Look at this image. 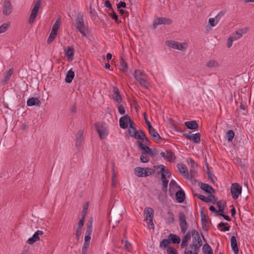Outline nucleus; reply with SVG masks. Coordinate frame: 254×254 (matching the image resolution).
<instances>
[{
  "label": "nucleus",
  "mask_w": 254,
  "mask_h": 254,
  "mask_svg": "<svg viewBox=\"0 0 254 254\" xmlns=\"http://www.w3.org/2000/svg\"><path fill=\"white\" fill-rule=\"evenodd\" d=\"M134 77L139 85L145 89L149 86L147 75L141 70L137 69L134 72Z\"/></svg>",
  "instance_id": "f257e3e1"
},
{
  "label": "nucleus",
  "mask_w": 254,
  "mask_h": 254,
  "mask_svg": "<svg viewBox=\"0 0 254 254\" xmlns=\"http://www.w3.org/2000/svg\"><path fill=\"white\" fill-rule=\"evenodd\" d=\"M181 242L180 238L173 234H170L168 236L167 239H163L160 243V248H167L171 246L170 244H178Z\"/></svg>",
  "instance_id": "f03ea898"
},
{
  "label": "nucleus",
  "mask_w": 254,
  "mask_h": 254,
  "mask_svg": "<svg viewBox=\"0 0 254 254\" xmlns=\"http://www.w3.org/2000/svg\"><path fill=\"white\" fill-rule=\"evenodd\" d=\"M75 26L78 31L83 35L86 36V31L87 29L84 25L83 15L81 13H78L77 15V18L75 20Z\"/></svg>",
  "instance_id": "7ed1b4c3"
},
{
  "label": "nucleus",
  "mask_w": 254,
  "mask_h": 254,
  "mask_svg": "<svg viewBox=\"0 0 254 254\" xmlns=\"http://www.w3.org/2000/svg\"><path fill=\"white\" fill-rule=\"evenodd\" d=\"M191 236L192 237V243L190 244V247H195L196 249H200L202 245V242L198 232L195 229L190 231Z\"/></svg>",
  "instance_id": "20e7f679"
},
{
  "label": "nucleus",
  "mask_w": 254,
  "mask_h": 254,
  "mask_svg": "<svg viewBox=\"0 0 254 254\" xmlns=\"http://www.w3.org/2000/svg\"><path fill=\"white\" fill-rule=\"evenodd\" d=\"M94 127L100 139H104L106 138L109 134V131L108 128L105 126V124L96 123L94 124Z\"/></svg>",
  "instance_id": "39448f33"
},
{
  "label": "nucleus",
  "mask_w": 254,
  "mask_h": 254,
  "mask_svg": "<svg viewBox=\"0 0 254 254\" xmlns=\"http://www.w3.org/2000/svg\"><path fill=\"white\" fill-rule=\"evenodd\" d=\"M179 225L183 234H185L188 229V223L186 221V216L184 212H180L179 214Z\"/></svg>",
  "instance_id": "423d86ee"
},
{
  "label": "nucleus",
  "mask_w": 254,
  "mask_h": 254,
  "mask_svg": "<svg viewBox=\"0 0 254 254\" xmlns=\"http://www.w3.org/2000/svg\"><path fill=\"white\" fill-rule=\"evenodd\" d=\"M166 44L167 45L169 46L170 47L173 48L175 49H177L180 51H184L186 49L187 44L185 43H180L178 42L172 41V40H167L166 42Z\"/></svg>",
  "instance_id": "0eeeda50"
},
{
  "label": "nucleus",
  "mask_w": 254,
  "mask_h": 254,
  "mask_svg": "<svg viewBox=\"0 0 254 254\" xmlns=\"http://www.w3.org/2000/svg\"><path fill=\"white\" fill-rule=\"evenodd\" d=\"M173 21L170 18L160 17L155 19L153 22V28L155 29L157 26L161 24L169 25L172 23Z\"/></svg>",
  "instance_id": "6e6552de"
},
{
  "label": "nucleus",
  "mask_w": 254,
  "mask_h": 254,
  "mask_svg": "<svg viewBox=\"0 0 254 254\" xmlns=\"http://www.w3.org/2000/svg\"><path fill=\"white\" fill-rule=\"evenodd\" d=\"M231 192L234 199H236L242 192V187L238 183H235L232 184L231 187Z\"/></svg>",
  "instance_id": "1a4fd4ad"
},
{
  "label": "nucleus",
  "mask_w": 254,
  "mask_h": 254,
  "mask_svg": "<svg viewBox=\"0 0 254 254\" xmlns=\"http://www.w3.org/2000/svg\"><path fill=\"white\" fill-rule=\"evenodd\" d=\"M190 133L191 132L188 131V132L183 133V135L184 137L190 140H192L195 143H198L200 142V134L199 133H196L191 135Z\"/></svg>",
  "instance_id": "9d476101"
},
{
  "label": "nucleus",
  "mask_w": 254,
  "mask_h": 254,
  "mask_svg": "<svg viewBox=\"0 0 254 254\" xmlns=\"http://www.w3.org/2000/svg\"><path fill=\"white\" fill-rule=\"evenodd\" d=\"M145 220L149 221V224L154 226L153 223V218L154 215V210L151 207H146L144 211Z\"/></svg>",
  "instance_id": "9b49d317"
},
{
  "label": "nucleus",
  "mask_w": 254,
  "mask_h": 254,
  "mask_svg": "<svg viewBox=\"0 0 254 254\" xmlns=\"http://www.w3.org/2000/svg\"><path fill=\"white\" fill-rule=\"evenodd\" d=\"M137 142L139 149L144 151L145 153L147 154L152 157L155 156L156 155V153H155L151 148H150L148 146L144 145L141 141L137 140Z\"/></svg>",
  "instance_id": "f8f14e48"
},
{
  "label": "nucleus",
  "mask_w": 254,
  "mask_h": 254,
  "mask_svg": "<svg viewBox=\"0 0 254 254\" xmlns=\"http://www.w3.org/2000/svg\"><path fill=\"white\" fill-rule=\"evenodd\" d=\"M131 122V119L128 115H126L125 116L121 117L119 120V125L121 128L125 129L127 127L128 123Z\"/></svg>",
  "instance_id": "ddd939ff"
},
{
  "label": "nucleus",
  "mask_w": 254,
  "mask_h": 254,
  "mask_svg": "<svg viewBox=\"0 0 254 254\" xmlns=\"http://www.w3.org/2000/svg\"><path fill=\"white\" fill-rule=\"evenodd\" d=\"M64 52L65 55L66 56L67 60L71 62L73 60L74 54V49L72 46H67L64 48Z\"/></svg>",
  "instance_id": "4468645a"
},
{
  "label": "nucleus",
  "mask_w": 254,
  "mask_h": 254,
  "mask_svg": "<svg viewBox=\"0 0 254 254\" xmlns=\"http://www.w3.org/2000/svg\"><path fill=\"white\" fill-rule=\"evenodd\" d=\"M12 5L10 0H5L3 5L2 12L5 15H9L12 12Z\"/></svg>",
  "instance_id": "2eb2a0df"
},
{
  "label": "nucleus",
  "mask_w": 254,
  "mask_h": 254,
  "mask_svg": "<svg viewBox=\"0 0 254 254\" xmlns=\"http://www.w3.org/2000/svg\"><path fill=\"white\" fill-rule=\"evenodd\" d=\"M177 167L179 170V172L186 178L189 177V173L188 170L185 165L183 163H178L177 165Z\"/></svg>",
  "instance_id": "dca6fc26"
},
{
  "label": "nucleus",
  "mask_w": 254,
  "mask_h": 254,
  "mask_svg": "<svg viewBox=\"0 0 254 254\" xmlns=\"http://www.w3.org/2000/svg\"><path fill=\"white\" fill-rule=\"evenodd\" d=\"M113 99L116 101L118 103H121L122 102L123 99L120 94L119 89L117 87L113 86Z\"/></svg>",
  "instance_id": "f3484780"
},
{
  "label": "nucleus",
  "mask_w": 254,
  "mask_h": 254,
  "mask_svg": "<svg viewBox=\"0 0 254 254\" xmlns=\"http://www.w3.org/2000/svg\"><path fill=\"white\" fill-rule=\"evenodd\" d=\"M148 131L150 136L154 141H162L163 138L161 137L159 133L156 131L155 129L151 127L150 128H148Z\"/></svg>",
  "instance_id": "a211bd4d"
},
{
  "label": "nucleus",
  "mask_w": 254,
  "mask_h": 254,
  "mask_svg": "<svg viewBox=\"0 0 254 254\" xmlns=\"http://www.w3.org/2000/svg\"><path fill=\"white\" fill-rule=\"evenodd\" d=\"M43 234V232L41 230H38L32 236V237L29 238L27 242L30 245H32L36 241L40 240L39 236L42 235Z\"/></svg>",
  "instance_id": "6ab92c4d"
},
{
  "label": "nucleus",
  "mask_w": 254,
  "mask_h": 254,
  "mask_svg": "<svg viewBox=\"0 0 254 254\" xmlns=\"http://www.w3.org/2000/svg\"><path fill=\"white\" fill-rule=\"evenodd\" d=\"M200 188L202 190L204 191L205 192L209 193V194H213L215 192V190L212 188V187L209 185L207 184L200 183Z\"/></svg>",
  "instance_id": "aec40b11"
},
{
  "label": "nucleus",
  "mask_w": 254,
  "mask_h": 254,
  "mask_svg": "<svg viewBox=\"0 0 254 254\" xmlns=\"http://www.w3.org/2000/svg\"><path fill=\"white\" fill-rule=\"evenodd\" d=\"M76 142L75 145L79 147L81 145L82 141H83V130H79L75 135Z\"/></svg>",
  "instance_id": "412c9836"
},
{
  "label": "nucleus",
  "mask_w": 254,
  "mask_h": 254,
  "mask_svg": "<svg viewBox=\"0 0 254 254\" xmlns=\"http://www.w3.org/2000/svg\"><path fill=\"white\" fill-rule=\"evenodd\" d=\"M41 104V101L36 97L30 98L27 101V105L29 107L33 106H37L40 107Z\"/></svg>",
  "instance_id": "4be33fe9"
},
{
  "label": "nucleus",
  "mask_w": 254,
  "mask_h": 254,
  "mask_svg": "<svg viewBox=\"0 0 254 254\" xmlns=\"http://www.w3.org/2000/svg\"><path fill=\"white\" fill-rule=\"evenodd\" d=\"M184 125L189 129L195 130L198 128V125L194 120L186 122Z\"/></svg>",
  "instance_id": "5701e85b"
},
{
  "label": "nucleus",
  "mask_w": 254,
  "mask_h": 254,
  "mask_svg": "<svg viewBox=\"0 0 254 254\" xmlns=\"http://www.w3.org/2000/svg\"><path fill=\"white\" fill-rule=\"evenodd\" d=\"M191 238V233L190 231H189L185 235L182 241L181 244V248H184L186 247L188 245V242L189 240H190Z\"/></svg>",
  "instance_id": "b1692460"
},
{
  "label": "nucleus",
  "mask_w": 254,
  "mask_h": 254,
  "mask_svg": "<svg viewBox=\"0 0 254 254\" xmlns=\"http://www.w3.org/2000/svg\"><path fill=\"white\" fill-rule=\"evenodd\" d=\"M176 198L178 203H182L185 199V192L182 190H179L176 192Z\"/></svg>",
  "instance_id": "393cba45"
},
{
  "label": "nucleus",
  "mask_w": 254,
  "mask_h": 254,
  "mask_svg": "<svg viewBox=\"0 0 254 254\" xmlns=\"http://www.w3.org/2000/svg\"><path fill=\"white\" fill-rule=\"evenodd\" d=\"M154 167L156 169L160 168V171L157 173L158 175H161V178L162 181H166L167 177L166 176V174H164V171L165 166L163 165H158V166H154Z\"/></svg>",
  "instance_id": "a878e982"
},
{
  "label": "nucleus",
  "mask_w": 254,
  "mask_h": 254,
  "mask_svg": "<svg viewBox=\"0 0 254 254\" xmlns=\"http://www.w3.org/2000/svg\"><path fill=\"white\" fill-rule=\"evenodd\" d=\"M247 32V29H239L233 34L231 36L233 38V40H236L242 37L243 33H246Z\"/></svg>",
  "instance_id": "bb28decb"
},
{
  "label": "nucleus",
  "mask_w": 254,
  "mask_h": 254,
  "mask_svg": "<svg viewBox=\"0 0 254 254\" xmlns=\"http://www.w3.org/2000/svg\"><path fill=\"white\" fill-rule=\"evenodd\" d=\"M201 220L202 227L203 230L207 231V229L205 228V225L209 222V219L206 214H204L203 209H202L200 211Z\"/></svg>",
  "instance_id": "cd10ccee"
},
{
  "label": "nucleus",
  "mask_w": 254,
  "mask_h": 254,
  "mask_svg": "<svg viewBox=\"0 0 254 254\" xmlns=\"http://www.w3.org/2000/svg\"><path fill=\"white\" fill-rule=\"evenodd\" d=\"M74 72L72 71V69L69 70L66 74L65 81L67 83H70L72 82L74 77Z\"/></svg>",
  "instance_id": "c85d7f7f"
},
{
  "label": "nucleus",
  "mask_w": 254,
  "mask_h": 254,
  "mask_svg": "<svg viewBox=\"0 0 254 254\" xmlns=\"http://www.w3.org/2000/svg\"><path fill=\"white\" fill-rule=\"evenodd\" d=\"M199 249L195 247L190 248V245L188 248H186L184 254H198Z\"/></svg>",
  "instance_id": "c756f323"
},
{
  "label": "nucleus",
  "mask_w": 254,
  "mask_h": 254,
  "mask_svg": "<svg viewBox=\"0 0 254 254\" xmlns=\"http://www.w3.org/2000/svg\"><path fill=\"white\" fill-rule=\"evenodd\" d=\"M176 159V157L174 153H173L172 151H171V150H167V158L166 159L167 161L170 162H173L175 161Z\"/></svg>",
  "instance_id": "7c9ffc66"
},
{
  "label": "nucleus",
  "mask_w": 254,
  "mask_h": 254,
  "mask_svg": "<svg viewBox=\"0 0 254 254\" xmlns=\"http://www.w3.org/2000/svg\"><path fill=\"white\" fill-rule=\"evenodd\" d=\"M215 203L216 204L217 207L219 209L218 211L220 212L219 214L221 213H223L224 208L226 205V202L225 201L219 200L217 202L216 201Z\"/></svg>",
  "instance_id": "2f4dec72"
},
{
  "label": "nucleus",
  "mask_w": 254,
  "mask_h": 254,
  "mask_svg": "<svg viewBox=\"0 0 254 254\" xmlns=\"http://www.w3.org/2000/svg\"><path fill=\"white\" fill-rule=\"evenodd\" d=\"M92 232V218H90L86 224L85 235H91Z\"/></svg>",
  "instance_id": "473e14b6"
},
{
  "label": "nucleus",
  "mask_w": 254,
  "mask_h": 254,
  "mask_svg": "<svg viewBox=\"0 0 254 254\" xmlns=\"http://www.w3.org/2000/svg\"><path fill=\"white\" fill-rule=\"evenodd\" d=\"M222 227V229H220L221 231L226 232L230 230V226L228 225V224L227 223H224L223 222H221L217 225L218 229H220V228Z\"/></svg>",
  "instance_id": "72a5a7b5"
},
{
  "label": "nucleus",
  "mask_w": 254,
  "mask_h": 254,
  "mask_svg": "<svg viewBox=\"0 0 254 254\" xmlns=\"http://www.w3.org/2000/svg\"><path fill=\"white\" fill-rule=\"evenodd\" d=\"M204 254H213V251L211 247L207 243L205 244L202 248Z\"/></svg>",
  "instance_id": "f704fd0d"
},
{
  "label": "nucleus",
  "mask_w": 254,
  "mask_h": 254,
  "mask_svg": "<svg viewBox=\"0 0 254 254\" xmlns=\"http://www.w3.org/2000/svg\"><path fill=\"white\" fill-rule=\"evenodd\" d=\"M41 6V0H38L34 4V8L32 9L31 13L32 14L38 15L39 9Z\"/></svg>",
  "instance_id": "c9c22d12"
},
{
  "label": "nucleus",
  "mask_w": 254,
  "mask_h": 254,
  "mask_svg": "<svg viewBox=\"0 0 254 254\" xmlns=\"http://www.w3.org/2000/svg\"><path fill=\"white\" fill-rule=\"evenodd\" d=\"M120 69L123 71L124 72L127 71L128 68L127 63L125 61L123 58H121L120 60Z\"/></svg>",
  "instance_id": "e433bc0d"
},
{
  "label": "nucleus",
  "mask_w": 254,
  "mask_h": 254,
  "mask_svg": "<svg viewBox=\"0 0 254 254\" xmlns=\"http://www.w3.org/2000/svg\"><path fill=\"white\" fill-rule=\"evenodd\" d=\"M145 168L142 167H136L134 169V174L138 177H143V171H144Z\"/></svg>",
  "instance_id": "4c0bfd02"
},
{
  "label": "nucleus",
  "mask_w": 254,
  "mask_h": 254,
  "mask_svg": "<svg viewBox=\"0 0 254 254\" xmlns=\"http://www.w3.org/2000/svg\"><path fill=\"white\" fill-rule=\"evenodd\" d=\"M13 68H10L6 71L4 76V79L3 80L4 84H6L7 83L8 81L9 80L11 75L13 73Z\"/></svg>",
  "instance_id": "58836bf2"
},
{
  "label": "nucleus",
  "mask_w": 254,
  "mask_h": 254,
  "mask_svg": "<svg viewBox=\"0 0 254 254\" xmlns=\"http://www.w3.org/2000/svg\"><path fill=\"white\" fill-rule=\"evenodd\" d=\"M109 11H111V12H109V15L110 17L118 24L119 22H121V21H119L118 20V16L115 12L113 9H109Z\"/></svg>",
  "instance_id": "ea45409f"
},
{
  "label": "nucleus",
  "mask_w": 254,
  "mask_h": 254,
  "mask_svg": "<svg viewBox=\"0 0 254 254\" xmlns=\"http://www.w3.org/2000/svg\"><path fill=\"white\" fill-rule=\"evenodd\" d=\"M155 172L154 170L150 168H145L144 171H143V177H148L154 174Z\"/></svg>",
  "instance_id": "a19ab883"
},
{
  "label": "nucleus",
  "mask_w": 254,
  "mask_h": 254,
  "mask_svg": "<svg viewBox=\"0 0 254 254\" xmlns=\"http://www.w3.org/2000/svg\"><path fill=\"white\" fill-rule=\"evenodd\" d=\"M10 25V24L9 23H4L1 25L0 26V34L6 32L8 30Z\"/></svg>",
  "instance_id": "79ce46f5"
},
{
  "label": "nucleus",
  "mask_w": 254,
  "mask_h": 254,
  "mask_svg": "<svg viewBox=\"0 0 254 254\" xmlns=\"http://www.w3.org/2000/svg\"><path fill=\"white\" fill-rule=\"evenodd\" d=\"M161 249H166L167 254H178L177 250L171 246L168 247L167 248H161Z\"/></svg>",
  "instance_id": "37998d69"
},
{
  "label": "nucleus",
  "mask_w": 254,
  "mask_h": 254,
  "mask_svg": "<svg viewBox=\"0 0 254 254\" xmlns=\"http://www.w3.org/2000/svg\"><path fill=\"white\" fill-rule=\"evenodd\" d=\"M206 65L208 67H217L219 66L218 63L214 60H210L206 64Z\"/></svg>",
  "instance_id": "c03bdc74"
},
{
  "label": "nucleus",
  "mask_w": 254,
  "mask_h": 254,
  "mask_svg": "<svg viewBox=\"0 0 254 254\" xmlns=\"http://www.w3.org/2000/svg\"><path fill=\"white\" fill-rule=\"evenodd\" d=\"M167 221L169 223H174L175 221L174 215L173 212L168 211L167 213Z\"/></svg>",
  "instance_id": "a18cd8bd"
},
{
  "label": "nucleus",
  "mask_w": 254,
  "mask_h": 254,
  "mask_svg": "<svg viewBox=\"0 0 254 254\" xmlns=\"http://www.w3.org/2000/svg\"><path fill=\"white\" fill-rule=\"evenodd\" d=\"M60 19H57L53 26L52 31L57 33V31L60 28Z\"/></svg>",
  "instance_id": "49530a36"
},
{
  "label": "nucleus",
  "mask_w": 254,
  "mask_h": 254,
  "mask_svg": "<svg viewBox=\"0 0 254 254\" xmlns=\"http://www.w3.org/2000/svg\"><path fill=\"white\" fill-rule=\"evenodd\" d=\"M57 33L54 32L53 31H51L48 39L47 41V42L48 44L51 43L56 38L57 36Z\"/></svg>",
  "instance_id": "de8ad7c7"
},
{
  "label": "nucleus",
  "mask_w": 254,
  "mask_h": 254,
  "mask_svg": "<svg viewBox=\"0 0 254 254\" xmlns=\"http://www.w3.org/2000/svg\"><path fill=\"white\" fill-rule=\"evenodd\" d=\"M227 138L229 141H232L234 138L235 133L233 130H229L227 132Z\"/></svg>",
  "instance_id": "09e8293b"
},
{
  "label": "nucleus",
  "mask_w": 254,
  "mask_h": 254,
  "mask_svg": "<svg viewBox=\"0 0 254 254\" xmlns=\"http://www.w3.org/2000/svg\"><path fill=\"white\" fill-rule=\"evenodd\" d=\"M88 205H89L88 202H86L84 204V205L83 206V210L82 211V217L85 218L86 215H87Z\"/></svg>",
  "instance_id": "8fccbe9b"
},
{
  "label": "nucleus",
  "mask_w": 254,
  "mask_h": 254,
  "mask_svg": "<svg viewBox=\"0 0 254 254\" xmlns=\"http://www.w3.org/2000/svg\"><path fill=\"white\" fill-rule=\"evenodd\" d=\"M139 133L137 134L136 139L142 140L146 137L144 132L142 130H138Z\"/></svg>",
  "instance_id": "3c124183"
},
{
  "label": "nucleus",
  "mask_w": 254,
  "mask_h": 254,
  "mask_svg": "<svg viewBox=\"0 0 254 254\" xmlns=\"http://www.w3.org/2000/svg\"><path fill=\"white\" fill-rule=\"evenodd\" d=\"M128 132L129 135L131 137H134L135 139H136L137 134H138V133H139V131L138 130H137L136 129H135V130H132V129H131V128H128Z\"/></svg>",
  "instance_id": "603ef678"
},
{
  "label": "nucleus",
  "mask_w": 254,
  "mask_h": 254,
  "mask_svg": "<svg viewBox=\"0 0 254 254\" xmlns=\"http://www.w3.org/2000/svg\"><path fill=\"white\" fill-rule=\"evenodd\" d=\"M226 12V10H222L220 11L215 17L216 21H217V22H219L221 18L224 15Z\"/></svg>",
  "instance_id": "864d4df0"
},
{
  "label": "nucleus",
  "mask_w": 254,
  "mask_h": 254,
  "mask_svg": "<svg viewBox=\"0 0 254 254\" xmlns=\"http://www.w3.org/2000/svg\"><path fill=\"white\" fill-rule=\"evenodd\" d=\"M216 201V198L214 195H212V194L210 195L208 197H206V202H211L213 204H215Z\"/></svg>",
  "instance_id": "5fc2aeb1"
},
{
  "label": "nucleus",
  "mask_w": 254,
  "mask_h": 254,
  "mask_svg": "<svg viewBox=\"0 0 254 254\" xmlns=\"http://www.w3.org/2000/svg\"><path fill=\"white\" fill-rule=\"evenodd\" d=\"M168 185V180L163 181L162 182V190L164 192H167Z\"/></svg>",
  "instance_id": "6e6d98bb"
},
{
  "label": "nucleus",
  "mask_w": 254,
  "mask_h": 254,
  "mask_svg": "<svg viewBox=\"0 0 254 254\" xmlns=\"http://www.w3.org/2000/svg\"><path fill=\"white\" fill-rule=\"evenodd\" d=\"M188 164L192 169H195L197 167V164L191 158H190L188 160Z\"/></svg>",
  "instance_id": "4d7b16f0"
},
{
  "label": "nucleus",
  "mask_w": 254,
  "mask_h": 254,
  "mask_svg": "<svg viewBox=\"0 0 254 254\" xmlns=\"http://www.w3.org/2000/svg\"><path fill=\"white\" fill-rule=\"evenodd\" d=\"M84 220H85V218H83V217H82V218L79 220V222L77 223V229H82V227L84 225Z\"/></svg>",
  "instance_id": "13d9d810"
},
{
  "label": "nucleus",
  "mask_w": 254,
  "mask_h": 254,
  "mask_svg": "<svg viewBox=\"0 0 254 254\" xmlns=\"http://www.w3.org/2000/svg\"><path fill=\"white\" fill-rule=\"evenodd\" d=\"M209 23L211 26L214 27L215 26L218 22L216 21L215 18H210L209 19Z\"/></svg>",
  "instance_id": "bf43d9fd"
},
{
  "label": "nucleus",
  "mask_w": 254,
  "mask_h": 254,
  "mask_svg": "<svg viewBox=\"0 0 254 254\" xmlns=\"http://www.w3.org/2000/svg\"><path fill=\"white\" fill-rule=\"evenodd\" d=\"M126 249L127 250L128 252H130L132 249V246L130 243H129L127 241H126L125 242V245Z\"/></svg>",
  "instance_id": "052dcab7"
},
{
  "label": "nucleus",
  "mask_w": 254,
  "mask_h": 254,
  "mask_svg": "<svg viewBox=\"0 0 254 254\" xmlns=\"http://www.w3.org/2000/svg\"><path fill=\"white\" fill-rule=\"evenodd\" d=\"M37 16L36 14L31 13L28 20L29 23H33Z\"/></svg>",
  "instance_id": "680f3d73"
},
{
  "label": "nucleus",
  "mask_w": 254,
  "mask_h": 254,
  "mask_svg": "<svg viewBox=\"0 0 254 254\" xmlns=\"http://www.w3.org/2000/svg\"><path fill=\"white\" fill-rule=\"evenodd\" d=\"M89 245L86 244H83L82 248V254H87V251L89 248Z\"/></svg>",
  "instance_id": "e2e57ef3"
},
{
  "label": "nucleus",
  "mask_w": 254,
  "mask_h": 254,
  "mask_svg": "<svg viewBox=\"0 0 254 254\" xmlns=\"http://www.w3.org/2000/svg\"><path fill=\"white\" fill-rule=\"evenodd\" d=\"M118 109L119 113L121 115H124L125 114V110L124 107L122 105H120L118 107Z\"/></svg>",
  "instance_id": "0e129e2a"
},
{
  "label": "nucleus",
  "mask_w": 254,
  "mask_h": 254,
  "mask_svg": "<svg viewBox=\"0 0 254 254\" xmlns=\"http://www.w3.org/2000/svg\"><path fill=\"white\" fill-rule=\"evenodd\" d=\"M209 209L210 211L215 213L216 215L219 216L220 212H219L213 205L209 206Z\"/></svg>",
  "instance_id": "69168bd1"
},
{
  "label": "nucleus",
  "mask_w": 254,
  "mask_h": 254,
  "mask_svg": "<svg viewBox=\"0 0 254 254\" xmlns=\"http://www.w3.org/2000/svg\"><path fill=\"white\" fill-rule=\"evenodd\" d=\"M195 196H196L198 198L200 199L201 200L206 202V197L203 195H201L198 193H195L194 194Z\"/></svg>",
  "instance_id": "338daca9"
},
{
  "label": "nucleus",
  "mask_w": 254,
  "mask_h": 254,
  "mask_svg": "<svg viewBox=\"0 0 254 254\" xmlns=\"http://www.w3.org/2000/svg\"><path fill=\"white\" fill-rule=\"evenodd\" d=\"M140 161L142 163H147L149 161V159L146 156L141 155L140 157Z\"/></svg>",
  "instance_id": "774afa93"
}]
</instances>
